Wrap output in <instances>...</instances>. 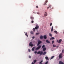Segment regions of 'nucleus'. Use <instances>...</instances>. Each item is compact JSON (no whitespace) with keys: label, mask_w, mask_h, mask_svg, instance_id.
Listing matches in <instances>:
<instances>
[{"label":"nucleus","mask_w":64,"mask_h":64,"mask_svg":"<svg viewBox=\"0 0 64 64\" xmlns=\"http://www.w3.org/2000/svg\"><path fill=\"white\" fill-rule=\"evenodd\" d=\"M33 30L34 31L35 30V29L34 28H33Z\"/></svg>","instance_id":"c9c22d12"},{"label":"nucleus","mask_w":64,"mask_h":64,"mask_svg":"<svg viewBox=\"0 0 64 64\" xmlns=\"http://www.w3.org/2000/svg\"><path fill=\"white\" fill-rule=\"evenodd\" d=\"M44 38L45 39H46L47 38V36L45 35L44 36Z\"/></svg>","instance_id":"f8f14e48"},{"label":"nucleus","mask_w":64,"mask_h":64,"mask_svg":"<svg viewBox=\"0 0 64 64\" xmlns=\"http://www.w3.org/2000/svg\"><path fill=\"white\" fill-rule=\"evenodd\" d=\"M40 39H42L43 38V37L42 36H40Z\"/></svg>","instance_id":"ddd939ff"},{"label":"nucleus","mask_w":64,"mask_h":64,"mask_svg":"<svg viewBox=\"0 0 64 64\" xmlns=\"http://www.w3.org/2000/svg\"><path fill=\"white\" fill-rule=\"evenodd\" d=\"M28 52H30L31 51V50H30V49H29V50H28Z\"/></svg>","instance_id":"58836bf2"},{"label":"nucleus","mask_w":64,"mask_h":64,"mask_svg":"<svg viewBox=\"0 0 64 64\" xmlns=\"http://www.w3.org/2000/svg\"><path fill=\"white\" fill-rule=\"evenodd\" d=\"M39 28V26H38V24H36V27H35V29H38Z\"/></svg>","instance_id":"423d86ee"},{"label":"nucleus","mask_w":64,"mask_h":64,"mask_svg":"<svg viewBox=\"0 0 64 64\" xmlns=\"http://www.w3.org/2000/svg\"><path fill=\"white\" fill-rule=\"evenodd\" d=\"M30 33L31 34H34V32H33L32 31H31L30 32Z\"/></svg>","instance_id":"f3484780"},{"label":"nucleus","mask_w":64,"mask_h":64,"mask_svg":"<svg viewBox=\"0 0 64 64\" xmlns=\"http://www.w3.org/2000/svg\"><path fill=\"white\" fill-rule=\"evenodd\" d=\"M59 47V46H57V47Z\"/></svg>","instance_id":"de8ad7c7"},{"label":"nucleus","mask_w":64,"mask_h":64,"mask_svg":"<svg viewBox=\"0 0 64 64\" xmlns=\"http://www.w3.org/2000/svg\"><path fill=\"white\" fill-rule=\"evenodd\" d=\"M62 53H61L60 54L59 56V59H60V58H62Z\"/></svg>","instance_id":"20e7f679"},{"label":"nucleus","mask_w":64,"mask_h":64,"mask_svg":"<svg viewBox=\"0 0 64 64\" xmlns=\"http://www.w3.org/2000/svg\"><path fill=\"white\" fill-rule=\"evenodd\" d=\"M54 32L55 33H56V34H57L58 33V32H57L56 30H55L54 31Z\"/></svg>","instance_id":"412c9836"},{"label":"nucleus","mask_w":64,"mask_h":64,"mask_svg":"<svg viewBox=\"0 0 64 64\" xmlns=\"http://www.w3.org/2000/svg\"><path fill=\"white\" fill-rule=\"evenodd\" d=\"M34 48H35V47H33L32 48V51H34Z\"/></svg>","instance_id":"a878e982"},{"label":"nucleus","mask_w":64,"mask_h":64,"mask_svg":"<svg viewBox=\"0 0 64 64\" xmlns=\"http://www.w3.org/2000/svg\"><path fill=\"white\" fill-rule=\"evenodd\" d=\"M59 64H64V63L63 62H62V61H60L59 63Z\"/></svg>","instance_id":"9b49d317"},{"label":"nucleus","mask_w":64,"mask_h":64,"mask_svg":"<svg viewBox=\"0 0 64 64\" xmlns=\"http://www.w3.org/2000/svg\"><path fill=\"white\" fill-rule=\"evenodd\" d=\"M30 18V19H31L32 20H33V19H34V17L32 16H31Z\"/></svg>","instance_id":"6ab92c4d"},{"label":"nucleus","mask_w":64,"mask_h":64,"mask_svg":"<svg viewBox=\"0 0 64 64\" xmlns=\"http://www.w3.org/2000/svg\"><path fill=\"white\" fill-rule=\"evenodd\" d=\"M52 23H51L50 24V26H52Z\"/></svg>","instance_id":"473e14b6"},{"label":"nucleus","mask_w":64,"mask_h":64,"mask_svg":"<svg viewBox=\"0 0 64 64\" xmlns=\"http://www.w3.org/2000/svg\"><path fill=\"white\" fill-rule=\"evenodd\" d=\"M49 7H48V9H49Z\"/></svg>","instance_id":"a18cd8bd"},{"label":"nucleus","mask_w":64,"mask_h":64,"mask_svg":"<svg viewBox=\"0 0 64 64\" xmlns=\"http://www.w3.org/2000/svg\"><path fill=\"white\" fill-rule=\"evenodd\" d=\"M46 43H48V44H50V42L48 41V40H46Z\"/></svg>","instance_id":"6e6552de"},{"label":"nucleus","mask_w":64,"mask_h":64,"mask_svg":"<svg viewBox=\"0 0 64 64\" xmlns=\"http://www.w3.org/2000/svg\"><path fill=\"white\" fill-rule=\"evenodd\" d=\"M54 43V40L52 41V44H53V43Z\"/></svg>","instance_id":"c756f323"},{"label":"nucleus","mask_w":64,"mask_h":64,"mask_svg":"<svg viewBox=\"0 0 64 64\" xmlns=\"http://www.w3.org/2000/svg\"><path fill=\"white\" fill-rule=\"evenodd\" d=\"M49 7L50 8H51V5H50Z\"/></svg>","instance_id":"79ce46f5"},{"label":"nucleus","mask_w":64,"mask_h":64,"mask_svg":"<svg viewBox=\"0 0 64 64\" xmlns=\"http://www.w3.org/2000/svg\"><path fill=\"white\" fill-rule=\"evenodd\" d=\"M53 26H52V28L51 29V32H52L53 31Z\"/></svg>","instance_id":"dca6fc26"},{"label":"nucleus","mask_w":64,"mask_h":64,"mask_svg":"<svg viewBox=\"0 0 64 64\" xmlns=\"http://www.w3.org/2000/svg\"><path fill=\"white\" fill-rule=\"evenodd\" d=\"M48 2V0H46L45 1V3H44V5H46L47 4H46V3H47Z\"/></svg>","instance_id":"9d476101"},{"label":"nucleus","mask_w":64,"mask_h":64,"mask_svg":"<svg viewBox=\"0 0 64 64\" xmlns=\"http://www.w3.org/2000/svg\"><path fill=\"white\" fill-rule=\"evenodd\" d=\"M43 62V60H41L40 62V64H41V63Z\"/></svg>","instance_id":"cd10ccee"},{"label":"nucleus","mask_w":64,"mask_h":64,"mask_svg":"<svg viewBox=\"0 0 64 64\" xmlns=\"http://www.w3.org/2000/svg\"><path fill=\"white\" fill-rule=\"evenodd\" d=\"M44 47H45V45H43L42 46V48H44Z\"/></svg>","instance_id":"5701e85b"},{"label":"nucleus","mask_w":64,"mask_h":64,"mask_svg":"<svg viewBox=\"0 0 64 64\" xmlns=\"http://www.w3.org/2000/svg\"><path fill=\"white\" fill-rule=\"evenodd\" d=\"M29 45L31 47H32L33 46V44L32 43V42H30L29 44Z\"/></svg>","instance_id":"39448f33"},{"label":"nucleus","mask_w":64,"mask_h":64,"mask_svg":"<svg viewBox=\"0 0 64 64\" xmlns=\"http://www.w3.org/2000/svg\"><path fill=\"white\" fill-rule=\"evenodd\" d=\"M36 61H37V60H35L34 61V63H36Z\"/></svg>","instance_id":"bb28decb"},{"label":"nucleus","mask_w":64,"mask_h":64,"mask_svg":"<svg viewBox=\"0 0 64 64\" xmlns=\"http://www.w3.org/2000/svg\"><path fill=\"white\" fill-rule=\"evenodd\" d=\"M37 54H40V55H42V54H43V52L38 51V52Z\"/></svg>","instance_id":"f257e3e1"},{"label":"nucleus","mask_w":64,"mask_h":64,"mask_svg":"<svg viewBox=\"0 0 64 64\" xmlns=\"http://www.w3.org/2000/svg\"><path fill=\"white\" fill-rule=\"evenodd\" d=\"M46 48H43V51H45V50H46Z\"/></svg>","instance_id":"2eb2a0df"},{"label":"nucleus","mask_w":64,"mask_h":64,"mask_svg":"<svg viewBox=\"0 0 64 64\" xmlns=\"http://www.w3.org/2000/svg\"><path fill=\"white\" fill-rule=\"evenodd\" d=\"M62 53H64V49L63 50H62Z\"/></svg>","instance_id":"2f4dec72"},{"label":"nucleus","mask_w":64,"mask_h":64,"mask_svg":"<svg viewBox=\"0 0 64 64\" xmlns=\"http://www.w3.org/2000/svg\"><path fill=\"white\" fill-rule=\"evenodd\" d=\"M32 64H34V63L33 62H32Z\"/></svg>","instance_id":"37998d69"},{"label":"nucleus","mask_w":64,"mask_h":64,"mask_svg":"<svg viewBox=\"0 0 64 64\" xmlns=\"http://www.w3.org/2000/svg\"><path fill=\"white\" fill-rule=\"evenodd\" d=\"M31 22L32 23H34V21L33 20H32Z\"/></svg>","instance_id":"f704fd0d"},{"label":"nucleus","mask_w":64,"mask_h":64,"mask_svg":"<svg viewBox=\"0 0 64 64\" xmlns=\"http://www.w3.org/2000/svg\"><path fill=\"white\" fill-rule=\"evenodd\" d=\"M37 51H35L34 52V53L35 54H36V53H37Z\"/></svg>","instance_id":"e433bc0d"},{"label":"nucleus","mask_w":64,"mask_h":64,"mask_svg":"<svg viewBox=\"0 0 64 64\" xmlns=\"http://www.w3.org/2000/svg\"><path fill=\"white\" fill-rule=\"evenodd\" d=\"M39 33H36V35H39Z\"/></svg>","instance_id":"393cba45"},{"label":"nucleus","mask_w":64,"mask_h":64,"mask_svg":"<svg viewBox=\"0 0 64 64\" xmlns=\"http://www.w3.org/2000/svg\"><path fill=\"white\" fill-rule=\"evenodd\" d=\"M29 58H31V56H29Z\"/></svg>","instance_id":"a19ab883"},{"label":"nucleus","mask_w":64,"mask_h":64,"mask_svg":"<svg viewBox=\"0 0 64 64\" xmlns=\"http://www.w3.org/2000/svg\"><path fill=\"white\" fill-rule=\"evenodd\" d=\"M63 33H64V32Z\"/></svg>","instance_id":"09e8293b"},{"label":"nucleus","mask_w":64,"mask_h":64,"mask_svg":"<svg viewBox=\"0 0 64 64\" xmlns=\"http://www.w3.org/2000/svg\"><path fill=\"white\" fill-rule=\"evenodd\" d=\"M48 61L46 62L45 64H48Z\"/></svg>","instance_id":"72a5a7b5"},{"label":"nucleus","mask_w":64,"mask_h":64,"mask_svg":"<svg viewBox=\"0 0 64 64\" xmlns=\"http://www.w3.org/2000/svg\"><path fill=\"white\" fill-rule=\"evenodd\" d=\"M45 58L46 60H47L48 59V57L47 56H46L45 57Z\"/></svg>","instance_id":"b1692460"},{"label":"nucleus","mask_w":64,"mask_h":64,"mask_svg":"<svg viewBox=\"0 0 64 64\" xmlns=\"http://www.w3.org/2000/svg\"><path fill=\"white\" fill-rule=\"evenodd\" d=\"M62 41V40L61 39H60L59 40V41H58V40H57L56 42L58 43H61Z\"/></svg>","instance_id":"0eeeda50"},{"label":"nucleus","mask_w":64,"mask_h":64,"mask_svg":"<svg viewBox=\"0 0 64 64\" xmlns=\"http://www.w3.org/2000/svg\"><path fill=\"white\" fill-rule=\"evenodd\" d=\"M41 46H39L35 49V50H39V49L41 48Z\"/></svg>","instance_id":"f03ea898"},{"label":"nucleus","mask_w":64,"mask_h":64,"mask_svg":"<svg viewBox=\"0 0 64 64\" xmlns=\"http://www.w3.org/2000/svg\"><path fill=\"white\" fill-rule=\"evenodd\" d=\"M25 35H26V36H27V37H28V35H27V33L26 32L25 34Z\"/></svg>","instance_id":"4be33fe9"},{"label":"nucleus","mask_w":64,"mask_h":64,"mask_svg":"<svg viewBox=\"0 0 64 64\" xmlns=\"http://www.w3.org/2000/svg\"><path fill=\"white\" fill-rule=\"evenodd\" d=\"M33 13H35V12H33Z\"/></svg>","instance_id":"49530a36"},{"label":"nucleus","mask_w":64,"mask_h":64,"mask_svg":"<svg viewBox=\"0 0 64 64\" xmlns=\"http://www.w3.org/2000/svg\"><path fill=\"white\" fill-rule=\"evenodd\" d=\"M45 14H44V17H46V16H47V12H45Z\"/></svg>","instance_id":"1a4fd4ad"},{"label":"nucleus","mask_w":64,"mask_h":64,"mask_svg":"<svg viewBox=\"0 0 64 64\" xmlns=\"http://www.w3.org/2000/svg\"><path fill=\"white\" fill-rule=\"evenodd\" d=\"M43 55H45V54H46V52H44L43 53Z\"/></svg>","instance_id":"aec40b11"},{"label":"nucleus","mask_w":64,"mask_h":64,"mask_svg":"<svg viewBox=\"0 0 64 64\" xmlns=\"http://www.w3.org/2000/svg\"><path fill=\"white\" fill-rule=\"evenodd\" d=\"M36 8H38V6H36Z\"/></svg>","instance_id":"ea45409f"},{"label":"nucleus","mask_w":64,"mask_h":64,"mask_svg":"<svg viewBox=\"0 0 64 64\" xmlns=\"http://www.w3.org/2000/svg\"><path fill=\"white\" fill-rule=\"evenodd\" d=\"M49 35L50 37H52V35L50 33L49 34Z\"/></svg>","instance_id":"a211bd4d"},{"label":"nucleus","mask_w":64,"mask_h":64,"mask_svg":"<svg viewBox=\"0 0 64 64\" xmlns=\"http://www.w3.org/2000/svg\"><path fill=\"white\" fill-rule=\"evenodd\" d=\"M56 47V45H53V47Z\"/></svg>","instance_id":"7c9ffc66"},{"label":"nucleus","mask_w":64,"mask_h":64,"mask_svg":"<svg viewBox=\"0 0 64 64\" xmlns=\"http://www.w3.org/2000/svg\"><path fill=\"white\" fill-rule=\"evenodd\" d=\"M54 57V56H53L52 58H51L50 60L52 59H53V58Z\"/></svg>","instance_id":"c85d7f7f"},{"label":"nucleus","mask_w":64,"mask_h":64,"mask_svg":"<svg viewBox=\"0 0 64 64\" xmlns=\"http://www.w3.org/2000/svg\"><path fill=\"white\" fill-rule=\"evenodd\" d=\"M32 39H34V38H35V37H34V36L32 37Z\"/></svg>","instance_id":"4c0bfd02"},{"label":"nucleus","mask_w":64,"mask_h":64,"mask_svg":"<svg viewBox=\"0 0 64 64\" xmlns=\"http://www.w3.org/2000/svg\"><path fill=\"white\" fill-rule=\"evenodd\" d=\"M55 39V38L54 37H52L51 38H50V40H53Z\"/></svg>","instance_id":"4468645a"},{"label":"nucleus","mask_w":64,"mask_h":64,"mask_svg":"<svg viewBox=\"0 0 64 64\" xmlns=\"http://www.w3.org/2000/svg\"><path fill=\"white\" fill-rule=\"evenodd\" d=\"M42 43V42L41 41L39 40L38 42V44H37V46H39L40 44H41Z\"/></svg>","instance_id":"7ed1b4c3"},{"label":"nucleus","mask_w":64,"mask_h":64,"mask_svg":"<svg viewBox=\"0 0 64 64\" xmlns=\"http://www.w3.org/2000/svg\"><path fill=\"white\" fill-rule=\"evenodd\" d=\"M37 14H39V12H37Z\"/></svg>","instance_id":"c03bdc74"}]
</instances>
